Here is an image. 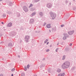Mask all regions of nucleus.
I'll use <instances>...</instances> for the list:
<instances>
[{"instance_id": "nucleus-1", "label": "nucleus", "mask_w": 76, "mask_h": 76, "mask_svg": "<svg viewBox=\"0 0 76 76\" xmlns=\"http://www.w3.org/2000/svg\"><path fill=\"white\" fill-rule=\"evenodd\" d=\"M70 65V63L69 62H65L62 65V68H67Z\"/></svg>"}, {"instance_id": "nucleus-2", "label": "nucleus", "mask_w": 76, "mask_h": 76, "mask_svg": "<svg viewBox=\"0 0 76 76\" xmlns=\"http://www.w3.org/2000/svg\"><path fill=\"white\" fill-rule=\"evenodd\" d=\"M51 16L53 19H55V18L56 17V14H53V13H52V14H51Z\"/></svg>"}, {"instance_id": "nucleus-3", "label": "nucleus", "mask_w": 76, "mask_h": 76, "mask_svg": "<svg viewBox=\"0 0 76 76\" xmlns=\"http://www.w3.org/2000/svg\"><path fill=\"white\" fill-rule=\"evenodd\" d=\"M24 10L25 12H28V10L27 9V7L26 6H24L23 7Z\"/></svg>"}, {"instance_id": "nucleus-4", "label": "nucleus", "mask_w": 76, "mask_h": 76, "mask_svg": "<svg viewBox=\"0 0 76 76\" xmlns=\"http://www.w3.org/2000/svg\"><path fill=\"white\" fill-rule=\"evenodd\" d=\"M29 37L28 36H26L25 37L26 41L27 42H28V39H29Z\"/></svg>"}, {"instance_id": "nucleus-5", "label": "nucleus", "mask_w": 76, "mask_h": 76, "mask_svg": "<svg viewBox=\"0 0 76 76\" xmlns=\"http://www.w3.org/2000/svg\"><path fill=\"white\" fill-rule=\"evenodd\" d=\"M64 73H63L61 74H59L58 76H64Z\"/></svg>"}, {"instance_id": "nucleus-6", "label": "nucleus", "mask_w": 76, "mask_h": 76, "mask_svg": "<svg viewBox=\"0 0 76 76\" xmlns=\"http://www.w3.org/2000/svg\"><path fill=\"white\" fill-rule=\"evenodd\" d=\"M73 33V31H70L68 32V34L69 35H72V34Z\"/></svg>"}, {"instance_id": "nucleus-7", "label": "nucleus", "mask_w": 76, "mask_h": 76, "mask_svg": "<svg viewBox=\"0 0 76 76\" xmlns=\"http://www.w3.org/2000/svg\"><path fill=\"white\" fill-rule=\"evenodd\" d=\"M12 23H10L8 24V26H9V27H10V26H12Z\"/></svg>"}, {"instance_id": "nucleus-8", "label": "nucleus", "mask_w": 76, "mask_h": 76, "mask_svg": "<svg viewBox=\"0 0 76 76\" xmlns=\"http://www.w3.org/2000/svg\"><path fill=\"white\" fill-rule=\"evenodd\" d=\"M46 27L48 28H50L51 27V26H50V24H48L47 25Z\"/></svg>"}, {"instance_id": "nucleus-9", "label": "nucleus", "mask_w": 76, "mask_h": 76, "mask_svg": "<svg viewBox=\"0 0 76 76\" xmlns=\"http://www.w3.org/2000/svg\"><path fill=\"white\" fill-rule=\"evenodd\" d=\"M47 6L48 7L50 8L51 7V4H49L47 5Z\"/></svg>"}, {"instance_id": "nucleus-10", "label": "nucleus", "mask_w": 76, "mask_h": 76, "mask_svg": "<svg viewBox=\"0 0 76 76\" xmlns=\"http://www.w3.org/2000/svg\"><path fill=\"white\" fill-rule=\"evenodd\" d=\"M34 22V19H31L30 20V22Z\"/></svg>"}, {"instance_id": "nucleus-11", "label": "nucleus", "mask_w": 76, "mask_h": 76, "mask_svg": "<svg viewBox=\"0 0 76 76\" xmlns=\"http://www.w3.org/2000/svg\"><path fill=\"white\" fill-rule=\"evenodd\" d=\"M65 58H66V57H65V56H63L62 60H64L65 59Z\"/></svg>"}, {"instance_id": "nucleus-12", "label": "nucleus", "mask_w": 76, "mask_h": 76, "mask_svg": "<svg viewBox=\"0 0 76 76\" xmlns=\"http://www.w3.org/2000/svg\"><path fill=\"white\" fill-rule=\"evenodd\" d=\"M27 70V69H26V66H25L24 67L25 71H26Z\"/></svg>"}, {"instance_id": "nucleus-13", "label": "nucleus", "mask_w": 76, "mask_h": 76, "mask_svg": "<svg viewBox=\"0 0 76 76\" xmlns=\"http://www.w3.org/2000/svg\"><path fill=\"white\" fill-rule=\"evenodd\" d=\"M57 72H61V70H60V69H58L57 70Z\"/></svg>"}, {"instance_id": "nucleus-14", "label": "nucleus", "mask_w": 76, "mask_h": 76, "mask_svg": "<svg viewBox=\"0 0 76 76\" xmlns=\"http://www.w3.org/2000/svg\"><path fill=\"white\" fill-rule=\"evenodd\" d=\"M35 15V13H33L31 14V15H32V16H34V15Z\"/></svg>"}, {"instance_id": "nucleus-15", "label": "nucleus", "mask_w": 76, "mask_h": 76, "mask_svg": "<svg viewBox=\"0 0 76 76\" xmlns=\"http://www.w3.org/2000/svg\"><path fill=\"white\" fill-rule=\"evenodd\" d=\"M15 71V68H13L12 69L11 71L12 72H13V71Z\"/></svg>"}, {"instance_id": "nucleus-16", "label": "nucleus", "mask_w": 76, "mask_h": 76, "mask_svg": "<svg viewBox=\"0 0 76 76\" xmlns=\"http://www.w3.org/2000/svg\"><path fill=\"white\" fill-rule=\"evenodd\" d=\"M63 39H66V37H64Z\"/></svg>"}, {"instance_id": "nucleus-17", "label": "nucleus", "mask_w": 76, "mask_h": 76, "mask_svg": "<svg viewBox=\"0 0 76 76\" xmlns=\"http://www.w3.org/2000/svg\"><path fill=\"white\" fill-rule=\"evenodd\" d=\"M21 76H25V74L23 73H22L21 74Z\"/></svg>"}, {"instance_id": "nucleus-18", "label": "nucleus", "mask_w": 76, "mask_h": 76, "mask_svg": "<svg viewBox=\"0 0 76 76\" xmlns=\"http://www.w3.org/2000/svg\"><path fill=\"white\" fill-rule=\"evenodd\" d=\"M48 41V40L46 39V41H45V43H47V41Z\"/></svg>"}, {"instance_id": "nucleus-19", "label": "nucleus", "mask_w": 76, "mask_h": 76, "mask_svg": "<svg viewBox=\"0 0 76 76\" xmlns=\"http://www.w3.org/2000/svg\"><path fill=\"white\" fill-rule=\"evenodd\" d=\"M39 14L40 15H42V12H40Z\"/></svg>"}, {"instance_id": "nucleus-20", "label": "nucleus", "mask_w": 76, "mask_h": 76, "mask_svg": "<svg viewBox=\"0 0 76 76\" xmlns=\"http://www.w3.org/2000/svg\"><path fill=\"white\" fill-rule=\"evenodd\" d=\"M32 4H30V6L29 7H32Z\"/></svg>"}, {"instance_id": "nucleus-21", "label": "nucleus", "mask_w": 76, "mask_h": 76, "mask_svg": "<svg viewBox=\"0 0 76 76\" xmlns=\"http://www.w3.org/2000/svg\"><path fill=\"white\" fill-rule=\"evenodd\" d=\"M27 68H29V65H27Z\"/></svg>"}, {"instance_id": "nucleus-22", "label": "nucleus", "mask_w": 76, "mask_h": 76, "mask_svg": "<svg viewBox=\"0 0 76 76\" xmlns=\"http://www.w3.org/2000/svg\"><path fill=\"white\" fill-rule=\"evenodd\" d=\"M50 51V50H49V49H48L46 50V52H48V51Z\"/></svg>"}, {"instance_id": "nucleus-23", "label": "nucleus", "mask_w": 76, "mask_h": 76, "mask_svg": "<svg viewBox=\"0 0 76 76\" xmlns=\"http://www.w3.org/2000/svg\"><path fill=\"white\" fill-rule=\"evenodd\" d=\"M64 26V25H61V27H63Z\"/></svg>"}, {"instance_id": "nucleus-24", "label": "nucleus", "mask_w": 76, "mask_h": 76, "mask_svg": "<svg viewBox=\"0 0 76 76\" xmlns=\"http://www.w3.org/2000/svg\"><path fill=\"white\" fill-rule=\"evenodd\" d=\"M72 43L70 44L69 45V46H72Z\"/></svg>"}, {"instance_id": "nucleus-25", "label": "nucleus", "mask_w": 76, "mask_h": 76, "mask_svg": "<svg viewBox=\"0 0 76 76\" xmlns=\"http://www.w3.org/2000/svg\"><path fill=\"white\" fill-rule=\"evenodd\" d=\"M36 0V2H37L38 1H39V0Z\"/></svg>"}, {"instance_id": "nucleus-26", "label": "nucleus", "mask_w": 76, "mask_h": 76, "mask_svg": "<svg viewBox=\"0 0 76 76\" xmlns=\"http://www.w3.org/2000/svg\"><path fill=\"white\" fill-rule=\"evenodd\" d=\"M3 76V74H1L0 75V76Z\"/></svg>"}, {"instance_id": "nucleus-27", "label": "nucleus", "mask_w": 76, "mask_h": 76, "mask_svg": "<svg viewBox=\"0 0 76 76\" xmlns=\"http://www.w3.org/2000/svg\"><path fill=\"white\" fill-rule=\"evenodd\" d=\"M58 50V49H56V52H57V50Z\"/></svg>"}, {"instance_id": "nucleus-28", "label": "nucleus", "mask_w": 76, "mask_h": 76, "mask_svg": "<svg viewBox=\"0 0 76 76\" xmlns=\"http://www.w3.org/2000/svg\"><path fill=\"white\" fill-rule=\"evenodd\" d=\"M1 23L2 24H4V23H3V22H1Z\"/></svg>"}, {"instance_id": "nucleus-29", "label": "nucleus", "mask_w": 76, "mask_h": 76, "mask_svg": "<svg viewBox=\"0 0 76 76\" xmlns=\"http://www.w3.org/2000/svg\"><path fill=\"white\" fill-rule=\"evenodd\" d=\"M48 43H49V42H48L47 43V45L48 44Z\"/></svg>"}, {"instance_id": "nucleus-30", "label": "nucleus", "mask_w": 76, "mask_h": 76, "mask_svg": "<svg viewBox=\"0 0 76 76\" xmlns=\"http://www.w3.org/2000/svg\"><path fill=\"white\" fill-rule=\"evenodd\" d=\"M11 76H13V74H12V75H11Z\"/></svg>"}, {"instance_id": "nucleus-31", "label": "nucleus", "mask_w": 76, "mask_h": 76, "mask_svg": "<svg viewBox=\"0 0 76 76\" xmlns=\"http://www.w3.org/2000/svg\"><path fill=\"white\" fill-rule=\"evenodd\" d=\"M10 44H11V43L9 44V46H10Z\"/></svg>"}, {"instance_id": "nucleus-32", "label": "nucleus", "mask_w": 76, "mask_h": 76, "mask_svg": "<svg viewBox=\"0 0 76 76\" xmlns=\"http://www.w3.org/2000/svg\"><path fill=\"white\" fill-rule=\"evenodd\" d=\"M49 31L50 32H51V31L50 30H49Z\"/></svg>"}, {"instance_id": "nucleus-33", "label": "nucleus", "mask_w": 76, "mask_h": 76, "mask_svg": "<svg viewBox=\"0 0 76 76\" xmlns=\"http://www.w3.org/2000/svg\"><path fill=\"white\" fill-rule=\"evenodd\" d=\"M58 44H59V43H58L57 44V45H58Z\"/></svg>"}, {"instance_id": "nucleus-34", "label": "nucleus", "mask_w": 76, "mask_h": 76, "mask_svg": "<svg viewBox=\"0 0 76 76\" xmlns=\"http://www.w3.org/2000/svg\"><path fill=\"white\" fill-rule=\"evenodd\" d=\"M0 1H2V0H0Z\"/></svg>"}, {"instance_id": "nucleus-35", "label": "nucleus", "mask_w": 76, "mask_h": 76, "mask_svg": "<svg viewBox=\"0 0 76 76\" xmlns=\"http://www.w3.org/2000/svg\"><path fill=\"white\" fill-rule=\"evenodd\" d=\"M43 26H45V25H43Z\"/></svg>"}, {"instance_id": "nucleus-36", "label": "nucleus", "mask_w": 76, "mask_h": 76, "mask_svg": "<svg viewBox=\"0 0 76 76\" xmlns=\"http://www.w3.org/2000/svg\"><path fill=\"white\" fill-rule=\"evenodd\" d=\"M45 25H46V23H45Z\"/></svg>"}]
</instances>
